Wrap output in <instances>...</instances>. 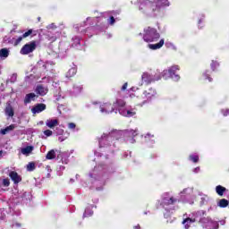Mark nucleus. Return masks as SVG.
<instances>
[{
	"mask_svg": "<svg viewBox=\"0 0 229 229\" xmlns=\"http://www.w3.org/2000/svg\"><path fill=\"white\" fill-rule=\"evenodd\" d=\"M23 36H20L18 38L14 39V46H19L22 42Z\"/></svg>",
	"mask_w": 229,
	"mask_h": 229,
	"instance_id": "obj_41",
	"label": "nucleus"
},
{
	"mask_svg": "<svg viewBox=\"0 0 229 229\" xmlns=\"http://www.w3.org/2000/svg\"><path fill=\"white\" fill-rule=\"evenodd\" d=\"M205 214H207L206 211L204 210H200V211H197L195 213H193V218L196 221H199V223H201V219H203L205 216Z\"/></svg>",
	"mask_w": 229,
	"mask_h": 229,
	"instance_id": "obj_16",
	"label": "nucleus"
},
{
	"mask_svg": "<svg viewBox=\"0 0 229 229\" xmlns=\"http://www.w3.org/2000/svg\"><path fill=\"white\" fill-rule=\"evenodd\" d=\"M216 194H218V196H223L225 194V192H226V188L218 185L216 187Z\"/></svg>",
	"mask_w": 229,
	"mask_h": 229,
	"instance_id": "obj_28",
	"label": "nucleus"
},
{
	"mask_svg": "<svg viewBox=\"0 0 229 229\" xmlns=\"http://www.w3.org/2000/svg\"><path fill=\"white\" fill-rule=\"evenodd\" d=\"M55 96L57 98L56 99H60L62 98V91H60V87L58 89H55Z\"/></svg>",
	"mask_w": 229,
	"mask_h": 229,
	"instance_id": "obj_37",
	"label": "nucleus"
},
{
	"mask_svg": "<svg viewBox=\"0 0 229 229\" xmlns=\"http://www.w3.org/2000/svg\"><path fill=\"white\" fill-rule=\"evenodd\" d=\"M204 76L206 78V80H208V81H212V78H210V76L208 75V73L205 72Z\"/></svg>",
	"mask_w": 229,
	"mask_h": 229,
	"instance_id": "obj_52",
	"label": "nucleus"
},
{
	"mask_svg": "<svg viewBox=\"0 0 229 229\" xmlns=\"http://www.w3.org/2000/svg\"><path fill=\"white\" fill-rule=\"evenodd\" d=\"M216 67H219V63L212 61L211 63L212 71H216Z\"/></svg>",
	"mask_w": 229,
	"mask_h": 229,
	"instance_id": "obj_43",
	"label": "nucleus"
},
{
	"mask_svg": "<svg viewBox=\"0 0 229 229\" xmlns=\"http://www.w3.org/2000/svg\"><path fill=\"white\" fill-rule=\"evenodd\" d=\"M164 46V39H160V41L157 44H148L149 49L157 50L160 49Z\"/></svg>",
	"mask_w": 229,
	"mask_h": 229,
	"instance_id": "obj_22",
	"label": "nucleus"
},
{
	"mask_svg": "<svg viewBox=\"0 0 229 229\" xmlns=\"http://www.w3.org/2000/svg\"><path fill=\"white\" fill-rule=\"evenodd\" d=\"M155 136L151 135L150 133H147L145 136V142H149V139H153Z\"/></svg>",
	"mask_w": 229,
	"mask_h": 229,
	"instance_id": "obj_47",
	"label": "nucleus"
},
{
	"mask_svg": "<svg viewBox=\"0 0 229 229\" xmlns=\"http://www.w3.org/2000/svg\"><path fill=\"white\" fill-rule=\"evenodd\" d=\"M160 38V33L152 27L145 28L143 30V40L145 42H157Z\"/></svg>",
	"mask_w": 229,
	"mask_h": 229,
	"instance_id": "obj_7",
	"label": "nucleus"
},
{
	"mask_svg": "<svg viewBox=\"0 0 229 229\" xmlns=\"http://www.w3.org/2000/svg\"><path fill=\"white\" fill-rule=\"evenodd\" d=\"M81 86H73L74 94H80V92H81Z\"/></svg>",
	"mask_w": 229,
	"mask_h": 229,
	"instance_id": "obj_40",
	"label": "nucleus"
},
{
	"mask_svg": "<svg viewBox=\"0 0 229 229\" xmlns=\"http://www.w3.org/2000/svg\"><path fill=\"white\" fill-rule=\"evenodd\" d=\"M65 139H67L66 137H64V136H60L59 138H58V140H59V142H64V140H65Z\"/></svg>",
	"mask_w": 229,
	"mask_h": 229,
	"instance_id": "obj_53",
	"label": "nucleus"
},
{
	"mask_svg": "<svg viewBox=\"0 0 229 229\" xmlns=\"http://www.w3.org/2000/svg\"><path fill=\"white\" fill-rule=\"evenodd\" d=\"M36 96L37 95H35V93L27 94L24 98L25 105L31 103V101H33L35 99Z\"/></svg>",
	"mask_w": 229,
	"mask_h": 229,
	"instance_id": "obj_23",
	"label": "nucleus"
},
{
	"mask_svg": "<svg viewBox=\"0 0 229 229\" xmlns=\"http://www.w3.org/2000/svg\"><path fill=\"white\" fill-rule=\"evenodd\" d=\"M107 22H108V24L113 26V24H115V18H114V16H110V18L107 19Z\"/></svg>",
	"mask_w": 229,
	"mask_h": 229,
	"instance_id": "obj_42",
	"label": "nucleus"
},
{
	"mask_svg": "<svg viewBox=\"0 0 229 229\" xmlns=\"http://www.w3.org/2000/svg\"><path fill=\"white\" fill-rule=\"evenodd\" d=\"M75 30H77V31H83L81 30V26H78V25H75Z\"/></svg>",
	"mask_w": 229,
	"mask_h": 229,
	"instance_id": "obj_55",
	"label": "nucleus"
},
{
	"mask_svg": "<svg viewBox=\"0 0 229 229\" xmlns=\"http://www.w3.org/2000/svg\"><path fill=\"white\" fill-rule=\"evenodd\" d=\"M123 135H126V137H131V139L127 140V142H130L131 144H135V139H133V137H137V135H139V131L126 130L124 131Z\"/></svg>",
	"mask_w": 229,
	"mask_h": 229,
	"instance_id": "obj_12",
	"label": "nucleus"
},
{
	"mask_svg": "<svg viewBox=\"0 0 229 229\" xmlns=\"http://www.w3.org/2000/svg\"><path fill=\"white\" fill-rule=\"evenodd\" d=\"M134 229H140V225H138L137 226L134 227Z\"/></svg>",
	"mask_w": 229,
	"mask_h": 229,
	"instance_id": "obj_64",
	"label": "nucleus"
},
{
	"mask_svg": "<svg viewBox=\"0 0 229 229\" xmlns=\"http://www.w3.org/2000/svg\"><path fill=\"white\" fill-rule=\"evenodd\" d=\"M99 109L101 114H112V112H115V109L114 108V106H112V104L110 103L100 104Z\"/></svg>",
	"mask_w": 229,
	"mask_h": 229,
	"instance_id": "obj_11",
	"label": "nucleus"
},
{
	"mask_svg": "<svg viewBox=\"0 0 229 229\" xmlns=\"http://www.w3.org/2000/svg\"><path fill=\"white\" fill-rule=\"evenodd\" d=\"M53 28H55V23L48 25V30H53Z\"/></svg>",
	"mask_w": 229,
	"mask_h": 229,
	"instance_id": "obj_58",
	"label": "nucleus"
},
{
	"mask_svg": "<svg viewBox=\"0 0 229 229\" xmlns=\"http://www.w3.org/2000/svg\"><path fill=\"white\" fill-rule=\"evenodd\" d=\"M12 226H13H13H18L19 228H21V224L16 223L15 225H13Z\"/></svg>",
	"mask_w": 229,
	"mask_h": 229,
	"instance_id": "obj_59",
	"label": "nucleus"
},
{
	"mask_svg": "<svg viewBox=\"0 0 229 229\" xmlns=\"http://www.w3.org/2000/svg\"><path fill=\"white\" fill-rule=\"evenodd\" d=\"M92 214H94L92 209L88 208L84 211L83 217H90V216H92Z\"/></svg>",
	"mask_w": 229,
	"mask_h": 229,
	"instance_id": "obj_34",
	"label": "nucleus"
},
{
	"mask_svg": "<svg viewBox=\"0 0 229 229\" xmlns=\"http://www.w3.org/2000/svg\"><path fill=\"white\" fill-rule=\"evenodd\" d=\"M114 106L116 108L115 114H117L118 111L120 115H123V117H133L136 114L133 109H126V102L123 99H116Z\"/></svg>",
	"mask_w": 229,
	"mask_h": 229,
	"instance_id": "obj_6",
	"label": "nucleus"
},
{
	"mask_svg": "<svg viewBox=\"0 0 229 229\" xmlns=\"http://www.w3.org/2000/svg\"><path fill=\"white\" fill-rule=\"evenodd\" d=\"M190 160L194 164H198L199 162V157L197 154H191L190 155Z\"/></svg>",
	"mask_w": 229,
	"mask_h": 229,
	"instance_id": "obj_31",
	"label": "nucleus"
},
{
	"mask_svg": "<svg viewBox=\"0 0 229 229\" xmlns=\"http://www.w3.org/2000/svg\"><path fill=\"white\" fill-rule=\"evenodd\" d=\"M15 128H16L15 124H11V125L7 126L5 129H3L1 131V133H2V135H6L8 133V131H12L15 130Z\"/></svg>",
	"mask_w": 229,
	"mask_h": 229,
	"instance_id": "obj_27",
	"label": "nucleus"
},
{
	"mask_svg": "<svg viewBox=\"0 0 229 229\" xmlns=\"http://www.w3.org/2000/svg\"><path fill=\"white\" fill-rule=\"evenodd\" d=\"M28 171H35V163H29L27 165Z\"/></svg>",
	"mask_w": 229,
	"mask_h": 229,
	"instance_id": "obj_39",
	"label": "nucleus"
},
{
	"mask_svg": "<svg viewBox=\"0 0 229 229\" xmlns=\"http://www.w3.org/2000/svg\"><path fill=\"white\" fill-rule=\"evenodd\" d=\"M10 55V50L8 48H2L0 49V58L5 60Z\"/></svg>",
	"mask_w": 229,
	"mask_h": 229,
	"instance_id": "obj_24",
	"label": "nucleus"
},
{
	"mask_svg": "<svg viewBox=\"0 0 229 229\" xmlns=\"http://www.w3.org/2000/svg\"><path fill=\"white\" fill-rule=\"evenodd\" d=\"M0 219H4V213L1 212Z\"/></svg>",
	"mask_w": 229,
	"mask_h": 229,
	"instance_id": "obj_60",
	"label": "nucleus"
},
{
	"mask_svg": "<svg viewBox=\"0 0 229 229\" xmlns=\"http://www.w3.org/2000/svg\"><path fill=\"white\" fill-rule=\"evenodd\" d=\"M46 124L47 128H50L51 130H53V128H55V126H58L60 123H58L57 119H48L47 120Z\"/></svg>",
	"mask_w": 229,
	"mask_h": 229,
	"instance_id": "obj_19",
	"label": "nucleus"
},
{
	"mask_svg": "<svg viewBox=\"0 0 229 229\" xmlns=\"http://www.w3.org/2000/svg\"><path fill=\"white\" fill-rule=\"evenodd\" d=\"M10 186V179L0 178V187H9Z\"/></svg>",
	"mask_w": 229,
	"mask_h": 229,
	"instance_id": "obj_29",
	"label": "nucleus"
},
{
	"mask_svg": "<svg viewBox=\"0 0 229 229\" xmlns=\"http://www.w3.org/2000/svg\"><path fill=\"white\" fill-rule=\"evenodd\" d=\"M35 149V147L33 146H27L25 148H21V155H25V157H30L31 155V152Z\"/></svg>",
	"mask_w": 229,
	"mask_h": 229,
	"instance_id": "obj_18",
	"label": "nucleus"
},
{
	"mask_svg": "<svg viewBox=\"0 0 229 229\" xmlns=\"http://www.w3.org/2000/svg\"><path fill=\"white\" fill-rule=\"evenodd\" d=\"M123 137L122 131H112L108 134L104 133L98 139L99 148L98 152L95 151L96 157H101V153H114L115 149V140Z\"/></svg>",
	"mask_w": 229,
	"mask_h": 229,
	"instance_id": "obj_3",
	"label": "nucleus"
},
{
	"mask_svg": "<svg viewBox=\"0 0 229 229\" xmlns=\"http://www.w3.org/2000/svg\"><path fill=\"white\" fill-rule=\"evenodd\" d=\"M5 115L8 117H13L14 112H13V107H12V105H8L5 108Z\"/></svg>",
	"mask_w": 229,
	"mask_h": 229,
	"instance_id": "obj_26",
	"label": "nucleus"
},
{
	"mask_svg": "<svg viewBox=\"0 0 229 229\" xmlns=\"http://www.w3.org/2000/svg\"><path fill=\"white\" fill-rule=\"evenodd\" d=\"M176 71H180V66L174 65L171 66L168 70H165L161 75H151L148 72H144L141 76L142 81L147 83H152V81H158V80H161L164 78L165 80H167L168 78H172L174 81H178L180 80V75L176 74Z\"/></svg>",
	"mask_w": 229,
	"mask_h": 229,
	"instance_id": "obj_4",
	"label": "nucleus"
},
{
	"mask_svg": "<svg viewBox=\"0 0 229 229\" xmlns=\"http://www.w3.org/2000/svg\"><path fill=\"white\" fill-rule=\"evenodd\" d=\"M68 128H70V130H74V128H76V123H70L68 124Z\"/></svg>",
	"mask_w": 229,
	"mask_h": 229,
	"instance_id": "obj_49",
	"label": "nucleus"
},
{
	"mask_svg": "<svg viewBox=\"0 0 229 229\" xmlns=\"http://www.w3.org/2000/svg\"><path fill=\"white\" fill-rule=\"evenodd\" d=\"M53 87H55V89H58V82H53Z\"/></svg>",
	"mask_w": 229,
	"mask_h": 229,
	"instance_id": "obj_57",
	"label": "nucleus"
},
{
	"mask_svg": "<svg viewBox=\"0 0 229 229\" xmlns=\"http://www.w3.org/2000/svg\"><path fill=\"white\" fill-rule=\"evenodd\" d=\"M137 89H138L135 88V87L131 88V90H132L133 92H135V90H137Z\"/></svg>",
	"mask_w": 229,
	"mask_h": 229,
	"instance_id": "obj_62",
	"label": "nucleus"
},
{
	"mask_svg": "<svg viewBox=\"0 0 229 229\" xmlns=\"http://www.w3.org/2000/svg\"><path fill=\"white\" fill-rule=\"evenodd\" d=\"M193 173H199V166L193 169Z\"/></svg>",
	"mask_w": 229,
	"mask_h": 229,
	"instance_id": "obj_56",
	"label": "nucleus"
},
{
	"mask_svg": "<svg viewBox=\"0 0 229 229\" xmlns=\"http://www.w3.org/2000/svg\"><path fill=\"white\" fill-rule=\"evenodd\" d=\"M213 222L214 220H211L210 217H204L203 219H200V225H202L203 228L209 229Z\"/></svg>",
	"mask_w": 229,
	"mask_h": 229,
	"instance_id": "obj_17",
	"label": "nucleus"
},
{
	"mask_svg": "<svg viewBox=\"0 0 229 229\" xmlns=\"http://www.w3.org/2000/svg\"><path fill=\"white\" fill-rule=\"evenodd\" d=\"M92 21H96V18H87V22H89V26H93L94 22H92Z\"/></svg>",
	"mask_w": 229,
	"mask_h": 229,
	"instance_id": "obj_48",
	"label": "nucleus"
},
{
	"mask_svg": "<svg viewBox=\"0 0 229 229\" xmlns=\"http://www.w3.org/2000/svg\"><path fill=\"white\" fill-rule=\"evenodd\" d=\"M31 33H33V30L30 29L27 32L23 33V38H27V37H30V35H31Z\"/></svg>",
	"mask_w": 229,
	"mask_h": 229,
	"instance_id": "obj_44",
	"label": "nucleus"
},
{
	"mask_svg": "<svg viewBox=\"0 0 229 229\" xmlns=\"http://www.w3.org/2000/svg\"><path fill=\"white\" fill-rule=\"evenodd\" d=\"M77 72L76 67L71 68L67 72H66V78H72Z\"/></svg>",
	"mask_w": 229,
	"mask_h": 229,
	"instance_id": "obj_30",
	"label": "nucleus"
},
{
	"mask_svg": "<svg viewBox=\"0 0 229 229\" xmlns=\"http://www.w3.org/2000/svg\"><path fill=\"white\" fill-rule=\"evenodd\" d=\"M126 89H128V82H125L123 87H122V90H126Z\"/></svg>",
	"mask_w": 229,
	"mask_h": 229,
	"instance_id": "obj_54",
	"label": "nucleus"
},
{
	"mask_svg": "<svg viewBox=\"0 0 229 229\" xmlns=\"http://www.w3.org/2000/svg\"><path fill=\"white\" fill-rule=\"evenodd\" d=\"M222 114L225 117H226V115H229V109L222 110Z\"/></svg>",
	"mask_w": 229,
	"mask_h": 229,
	"instance_id": "obj_50",
	"label": "nucleus"
},
{
	"mask_svg": "<svg viewBox=\"0 0 229 229\" xmlns=\"http://www.w3.org/2000/svg\"><path fill=\"white\" fill-rule=\"evenodd\" d=\"M136 4L145 17H157L165 6H169V0H137Z\"/></svg>",
	"mask_w": 229,
	"mask_h": 229,
	"instance_id": "obj_1",
	"label": "nucleus"
},
{
	"mask_svg": "<svg viewBox=\"0 0 229 229\" xmlns=\"http://www.w3.org/2000/svg\"><path fill=\"white\" fill-rule=\"evenodd\" d=\"M192 192H194V190L192 188H186L183 191H182L179 193L180 201H182V199H185V198H189V196H191Z\"/></svg>",
	"mask_w": 229,
	"mask_h": 229,
	"instance_id": "obj_13",
	"label": "nucleus"
},
{
	"mask_svg": "<svg viewBox=\"0 0 229 229\" xmlns=\"http://www.w3.org/2000/svg\"><path fill=\"white\" fill-rule=\"evenodd\" d=\"M46 158L47 160H55V158H56V151H55V149L48 151Z\"/></svg>",
	"mask_w": 229,
	"mask_h": 229,
	"instance_id": "obj_25",
	"label": "nucleus"
},
{
	"mask_svg": "<svg viewBox=\"0 0 229 229\" xmlns=\"http://www.w3.org/2000/svg\"><path fill=\"white\" fill-rule=\"evenodd\" d=\"M157 96V89L153 88H149L148 89H146L143 91V94L141 97L139 98L140 101H141L142 105H145V103H148V101H151L153 98Z\"/></svg>",
	"mask_w": 229,
	"mask_h": 229,
	"instance_id": "obj_8",
	"label": "nucleus"
},
{
	"mask_svg": "<svg viewBox=\"0 0 229 229\" xmlns=\"http://www.w3.org/2000/svg\"><path fill=\"white\" fill-rule=\"evenodd\" d=\"M110 173H112V166L98 165L89 173V183H91L92 187H96L97 191H102L105 181Z\"/></svg>",
	"mask_w": 229,
	"mask_h": 229,
	"instance_id": "obj_2",
	"label": "nucleus"
},
{
	"mask_svg": "<svg viewBox=\"0 0 229 229\" xmlns=\"http://www.w3.org/2000/svg\"><path fill=\"white\" fill-rule=\"evenodd\" d=\"M46 110V104H38L31 108L32 114H40Z\"/></svg>",
	"mask_w": 229,
	"mask_h": 229,
	"instance_id": "obj_15",
	"label": "nucleus"
},
{
	"mask_svg": "<svg viewBox=\"0 0 229 229\" xmlns=\"http://www.w3.org/2000/svg\"><path fill=\"white\" fill-rule=\"evenodd\" d=\"M55 133H56V135H64V130L61 129L60 127H57L55 129Z\"/></svg>",
	"mask_w": 229,
	"mask_h": 229,
	"instance_id": "obj_46",
	"label": "nucleus"
},
{
	"mask_svg": "<svg viewBox=\"0 0 229 229\" xmlns=\"http://www.w3.org/2000/svg\"><path fill=\"white\" fill-rule=\"evenodd\" d=\"M37 69L39 71H51L53 69V62L38 61L37 64Z\"/></svg>",
	"mask_w": 229,
	"mask_h": 229,
	"instance_id": "obj_10",
	"label": "nucleus"
},
{
	"mask_svg": "<svg viewBox=\"0 0 229 229\" xmlns=\"http://www.w3.org/2000/svg\"><path fill=\"white\" fill-rule=\"evenodd\" d=\"M72 47H78V46H80V42H81V39H80V38L79 37H73L72 38Z\"/></svg>",
	"mask_w": 229,
	"mask_h": 229,
	"instance_id": "obj_33",
	"label": "nucleus"
},
{
	"mask_svg": "<svg viewBox=\"0 0 229 229\" xmlns=\"http://www.w3.org/2000/svg\"><path fill=\"white\" fill-rule=\"evenodd\" d=\"M13 216H21V210L16 209L15 211H13Z\"/></svg>",
	"mask_w": 229,
	"mask_h": 229,
	"instance_id": "obj_51",
	"label": "nucleus"
},
{
	"mask_svg": "<svg viewBox=\"0 0 229 229\" xmlns=\"http://www.w3.org/2000/svg\"><path fill=\"white\" fill-rule=\"evenodd\" d=\"M165 47H167L168 49L176 50V47L174 46V44H173V43L170 42V41H166V42L165 43Z\"/></svg>",
	"mask_w": 229,
	"mask_h": 229,
	"instance_id": "obj_35",
	"label": "nucleus"
},
{
	"mask_svg": "<svg viewBox=\"0 0 229 229\" xmlns=\"http://www.w3.org/2000/svg\"><path fill=\"white\" fill-rule=\"evenodd\" d=\"M37 48V44L35 41L26 44L21 49V55H30V53H33L34 49Z\"/></svg>",
	"mask_w": 229,
	"mask_h": 229,
	"instance_id": "obj_9",
	"label": "nucleus"
},
{
	"mask_svg": "<svg viewBox=\"0 0 229 229\" xmlns=\"http://www.w3.org/2000/svg\"><path fill=\"white\" fill-rule=\"evenodd\" d=\"M44 135H46V137H51V135H53V131L51 130H46L44 131Z\"/></svg>",
	"mask_w": 229,
	"mask_h": 229,
	"instance_id": "obj_45",
	"label": "nucleus"
},
{
	"mask_svg": "<svg viewBox=\"0 0 229 229\" xmlns=\"http://www.w3.org/2000/svg\"><path fill=\"white\" fill-rule=\"evenodd\" d=\"M191 223H196V219H192V217H188L182 221V225L185 229L191 228Z\"/></svg>",
	"mask_w": 229,
	"mask_h": 229,
	"instance_id": "obj_21",
	"label": "nucleus"
},
{
	"mask_svg": "<svg viewBox=\"0 0 229 229\" xmlns=\"http://www.w3.org/2000/svg\"><path fill=\"white\" fill-rule=\"evenodd\" d=\"M47 88L42 85H38L36 88V92L37 94H39V96H46V94H47Z\"/></svg>",
	"mask_w": 229,
	"mask_h": 229,
	"instance_id": "obj_20",
	"label": "nucleus"
},
{
	"mask_svg": "<svg viewBox=\"0 0 229 229\" xmlns=\"http://www.w3.org/2000/svg\"><path fill=\"white\" fill-rule=\"evenodd\" d=\"M219 228V223L217 221L212 222L211 225L209 226V229H217Z\"/></svg>",
	"mask_w": 229,
	"mask_h": 229,
	"instance_id": "obj_38",
	"label": "nucleus"
},
{
	"mask_svg": "<svg viewBox=\"0 0 229 229\" xmlns=\"http://www.w3.org/2000/svg\"><path fill=\"white\" fill-rule=\"evenodd\" d=\"M176 203H180V199L173 196L171 192H165L162 194L160 205L166 210V212L176 210V208H178V207L174 206Z\"/></svg>",
	"mask_w": 229,
	"mask_h": 229,
	"instance_id": "obj_5",
	"label": "nucleus"
},
{
	"mask_svg": "<svg viewBox=\"0 0 229 229\" xmlns=\"http://www.w3.org/2000/svg\"><path fill=\"white\" fill-rule=\"evenodd\" d=\"M202 201H201V205H203L205 203V199L201 198Z\"/></svg>",
	"mask_w": 229,
	"mask_h": 229,
	"instance_id": "obj_63",
	"label": "nucleus"
},
{
	"mask_svg": "<svg viewBox=\"0 0 229 229\" xmlns=\"http://www.w3.org/2000/svg\"><path fill=\"white\" fill-rule=\"evenodd\" d=\"M227 205H228V200H226L225 199H222L218 202V207H220L221 208H225Z\"/></svg>",
	"mask_w": 229,
	"mask_h": 229,
	"instance_id": "obj_32",
	"label": "nucleus"
},
{
	"mask_svg": "<svg viewBox=\"0 0 229 229\" xmlns=\"http://www.w3.org/2000/svg\"><path fill=\"white\" fill-rule=\"evenodd\" d=\"M9 176H10L11 180L13 182V183H15V185H17V183H21V182H22V177H21V175H19V174H17V172H15V171H11L9 173Z\"/></svg>",
	"mask_w": 229,
	"mask_h": 229,
	"instance_id": "obj_14",
	"label": "nucleus"
},
{
	"mask_svg": "<svg viewBox=\"0 0 229 229\" xmlns=\"http://www.w3.org/2000/svg\"><path fill=\"white\" fill-rule=\"evenodd\" d=\"M8 81L11 83H15V81H17V73H13Z\"/></svg>",
	"mask_w": 229,
	"mask_h": 229,
	"instance_id": "obj_36",
	"label": "nucleus"
},
{
	"mask_svg": "<svg viewBox=\"0 0 229 229\" xmlns=\"http://www.w3.org/2000/svg\"><path fill=\"white\" fill-rule=\"evenodd\" d=\"M225 223H226V221H225V220L220 221V225H225Z\"/></svg>",
	"mask_w": 229,
	"mask_h": 229,
	"instance_id": "obj_61",
	"label": "nucleus"
}]
</instances>
